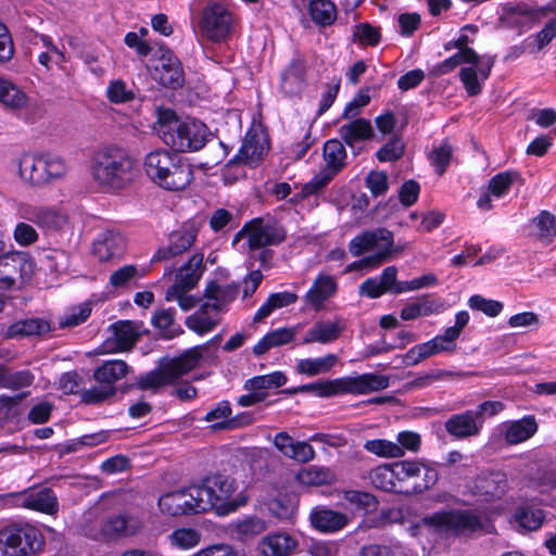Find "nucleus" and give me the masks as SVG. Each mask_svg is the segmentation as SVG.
I'll return each mask as SVG.
<instances>
[{
	"instance_id": "nucleus-34",
	"label": "nucleus",
	"mask_w": 556,
	"mask_h": 556,
	"mask_svg": "<svg viewBox=\"0 0 556 556\" xmlns=\"http://www.w3.org/2000/svg\"><path fill=\"white\" fill-rule=\"evenodd\" d=\"M339 134L349 147H353L355 142L370 139L374 136V129L368 119L359 117L342 125Z\"/></svg>"
},
{
	"instance_id": "nucleus-35",
	"label": "nucleus",
	"mask_w": 556,
	"mask_h": 556,
	"mask_svg": "<svg viewBox=\"0 0 556 556\" xmlns=\"http://www.w3.org/2000/svg\"><path fill=\"white\" fill-rule=\"evenodd\" d=\"M203 267V255L194 254L189 262L184 265L176 276V282L172 287L190 290L195 287Z\"/></svg>"
},
{
	"instance_id": "nucleus-48",
	"label": "nucleus",
	"mask_w": 556,
	"mask_h": 556,
	"mask_svg": "<svg viewBox=\"0 0 556 556\" xmlns=\"http://www.w3.org/2000/svg\"><path fill=\"white\" fill-rule=\"evenodd\" d=\"M265 530V521L257 517H249L235 525L238 540L244 542L262 534Z\"/></svg>"
},
{
	"instance_id": "nucleus-6",
	"label": "nucleus",
	"mask_w": 556,
	"mask_h": 556,
	"mask_svg": "<svg viewBox=\"0 0 556 556\" xmlns=\"http://www.w3.org/2000/svg\"><path fill=\"white\" fill-rule=\"evenodd\" d=\"M424 523L448 536L470 538L483 531V520L473 509H445L424 518Z\"/></svg>"
},
{
	"instance_id": "nucleus-13",
	"label": "nucleus",
	"mask_w": 556,
	"mask_h": 556,
	"mask_svg": "<svg viewBox=\"0 0 556 556\" xmlns=\"http://www.w3.org/2000/svg\"><path fill=\"white\" fill-rule=\"evenodd\" d=\"M142 323L134 320H118L111 325L112 337L108 338L105 345L111 352L130 351L142 336Z\"/></svg>"
},
{
	"instance_id": "nucleus-11",
	"label": "nucleus",
	"mask_w": 556,
	"mask_h": 556,
	"mask_svg": "<svg viewBox=\"0 0 556 556\" xmlns=\"http://www.w3.org/2000/svg\"><path fill=\"white\" fill-rule=\"evenodd\" d=\"M287 380V376L282 371H274L248 379L243 384V389L249 391V393L238 397V405L249 407L264 402L269 394V390L285 386Z\"/></svg>"
},
{
	"instance_id": "nucleus-14",
	"label": "nucleus",
	"mask_w": 556,
	"mask_h": 556,
	"mask_svg": "<svg viewBox=\"0 0 556 556\" xmlns=\"http://www.w3.org/2000/svg\"><path fill=\"white\" fill-rule=\"evenodd\" d=\"M192 179L193 169L191 164L181 156L173 154L169 165H167L155 184L169 191H179L188 187Z\"/></svg>"
},
{
	"instance_id": "nucleus-46",
	"label": "nucleus",
	"mask_w": 556,
	"mask_h": 556,
	"mask_svg": "<svg viewBox=\"0 0 556 556\" xmlns=\"http://www.w3.org/2000/svg\"><path fill=\"white\" fill-rule=\"evenodd\" d=\"M338 362L334 354H328L319 358H305L301 359L298 364V370L307 376H317L329 371Z\"/></svg>"
},
{
	"instance_id": "nucleus-19",
	"label": "nucleus",
	"mask_w": 556,
	"mask_h": 556,
	"mask_svg": "<svg viewBox=\"0 0 556 556\" xmlns=\"http://www.w3.org/2000/svg\"><path fill=\"white\" fill-rule=\"evenodd\" d=\"M17 495L20 505L24 508L38 510L47 515H54L59 510L58 497L49 488L23 491Z\"/></svg>"
},
{
	"instance_id": "nucleus-20",
	"label": "nucleus",
	"mask_w": 556,
	"mask_h": 556,
	"mask_svg": "<svg viewBox=\"0 0 556 556\" xmlns=\"http://www.w3.org/2000/svg\"><path fill=\"white\" fill-rule=\"evenodd\" d=\"M126 249L125 238L117 231L104 230L100 232L93 242V253L99 261L106 262L114 257H121Z\"/></svg>"
},
{
	"instance_id": "nucleus-62",
	"label": "nucleus",
	"mask_w": 556,
	"mask_h": 556,
	"mask_svg": "<svg viewBox=\"0 0 556 556\" xmlns=\"http://www.w3.org/2000/svg\"><path fill=\"white\" fill-rule=\"evenodd\" d=\"M106 97L113 103H125L135 98L132 90L127 89L126 84L123 80H113L108 89Z\"/></svg>"
},
{
	"instance_id": "nucleus-37",
	"label": "nucleus",
	"mask_w": 556,
	"mask_h": 556,
	"mask_svg": "<svg viewBox=\"0 0 556 556\" xmlns=\"http://www.w3.org/2000/svg\"><path fill=\"white\" fill-rule=\"evenodd\" d=\"M294 330L291 328H280L265 334L253 348V353L261 356L273 348H277L291 342L294 339Z\"/></svg>"
},
{
	"instance_id": "nucleus-52",
	"label": "nucleus",
	"mask_w": 556,
	"mask_h": 556,
	"mask_svg": "<svg viewBox=\"0 0 556 556\" xmlns=\"http://www.w3.org/2000/svg\"><path fill=\"white\" fill-rule=\"evenodd\" d=\"M532 222L538 230L536 236L539 239L551 242L556 236V220L552 213L542 211Z\"/></svg>"
},
{
	"instance_id": "nucleus-45",
	"label": "nucleus",
	"mask_w": 556,
	"mask_h": 556,
	"mask_svg": "<svg viewBox=\"0 0 556 556\" xmlns=\"http://www.w3.org/2000/svg\"><path fill=\"white\" fill-rule=\"evenodd\" d=\"M369 479L371 484L386 492H396L395 471L393 465H382L370 470Z\"/></svg>"
},
{
	"instance_id": "nucleus-31",
	"label": "nucleus",
	"mask_w": 556,
	"mask_h": 556,
	"mask_svg": "<svg viewBox=\"0 0 556 556\" xmlns=\"http://www.w3.org/2000/svg\"><path fill=\"white\" fill-rule=\"evenodd\" d=\"M137 532V522L124 515L109 516L101 526V533L108 539H118L134 535Z\"/></svg>"
},
{
	"instance_id": "nucleus-30",
	"label": "nucleus",
	"mask_w": 556,
	"mask_h": 556,
	"mask_svg": "<svg viewBox=\"0 0 556 556\" xmlns=\"http://www.w3.org/2000/svg\"><path fill=\"white\" fill-rule=\"evenodd\" d=\"M325 160V169L337 176L346 165V150L343 143L338 139H330L325 142L323 148Z\"/></svg>"
},
{
	"instance_id": "nucleus-12",
	"label": "nucleus",
	"mask_w": 556,
	"mask_h": 556,
	"mask_svg": "<svg viewBox=\"0 0 556 556\" xmlns=\"http://www.w3.org/2000/svg\"><path fill=\"white\" fill-rule=\"evenodd\" d=\"M250 250L277 245L286 238L285 229L275 222L255 218L244 225Z\"/></svg>"
},
{
	"instance_id": "nucleus-8",
	"label": "nucleus",
	"mask_w": 556,
	"mask_h": 556,
	"mask_svg": "<svg viewBox=\"0 0 556 556\" xmlns=\"http://www.w3.org/2000/svg\"><path fill=\"white\" fill-rule=\"evenodd\" d=\"M380 247L377 253L365 256L362 263L365 268H375L387 262L394 250L393 233L387 228H376L366 230L362 235L354 237L349 243V251L353 256H359L364 252Z\"/></svg>"
},
{
	"instance_id": "nucleus-51",
	"label": "nucleus",
	"mask_w": 556,
	"mask_h": 556,
	"mask_svg": "<svg viewBox=\"0 0 556 556\" xmlns=\"http://www.w3.org/2000/svg\"><path fill=\"white\" fill-rule=\"evenodd\" d=\"M41 263L51 274H60L68 268L70 255L63 250H48Z\"/></svg>"
},
{
	"instance_id": "nucleus-7",
	"label": "nucleus",
	"mask_w": 556,
	"mask_h": 556,
	"mask_svg": "<svg viewBox=\"0 0 556 556\" xmlns=\"http://www.w3.org/2000/svg\"><path fill=\"white\" fill-rule=\"evenodd\" d=\"M43 545L41 532L30 525H12L0 530V556L36 555Z\"/></svg>"
},
{
	"instance_id": "nucleus-5",
	"label": "nucleus",
	"mask_w": 556,
	"mask_h": 556,
	"mask_svg": "<svg viewBox=\"0 0 556 556\" xmlns=\"http://www.w3.org/2000/svg\"><path fill=\"white\" fill-rule=\"evenodd\" d=\"M205 350V344L186 350L179 356L165 362L159 370H152L138 377V387L141 390H149L175 383L199 365L202 352Z\"/></svg>"
},
{
	"instance_id": "nucleus-59",
	"label": "nucleus",
	"mask_w": 556,
	"mask_h": 556,
	"mask_svg": "<svg viewBox=\"0 0 556 556\" xmlns=\"http://www.w3.org/2000/svg\"><path fill=\"white\" fill-rule=\"evenodd\" d=\"M468 304L470 308L483 312L490 317L497 316L503 309V304L501 302L484 299L479 294L470 296Z\"/></svg>"
},
{
	"instance_id": "nucleus-38",
	"label": "nucleus",
	"mask_w": 556,
	"mask_h": 556,
	"mask_svg": "<svg viewBox=\"0 0 556 556\" xmlns=\"http://www.w3.org/2000/svg\"><path fill=\"white\" fill-rule=\"evenodd\" d=\"M308 12L317 26H330L337 20V7L330 0H311Z\"/></svg>"
},
{
	"instance_id": "nucleus-54",
	"label": "nucleus",
	"mask_w": 556,
	"mask_h": 556,
	"mask_svg": "<svg viewBox=\"0 0 556 556\" xmlns=\"http://www.w3.org/2000/svg\"><path fill=\"white\" fill-rule=\"evenodd\" d=\"M517 178H519V175L516 172L500 173L489 181V192L492 195L500 198L509 190L510 186Z\"/></svg>"
},
{
	"instance_id": "nucleus-63",
	"label": "nucleus",
	"mask_w": 556,
	"mask_h": 556,
	"mask_svg": "<svg viewBox=\"0 0 556 556\" xmlns=\"http://www.w3.org/2000/svg\"><path fill=\"white\" fill-rule=\"evenodd\" d=\"M344 498L354 504L357 508L370 511L376 509L378 502L376 497L367 492L351 490L345 492Z\"/></svg>"
},
{
	"instance_id": "nucleus-4",
	"label": "nucleus",
	"mask_w": 556,
	"mask_h": 556,
	"mask_svg": "<svg viewBox=\"0 0 556 556\" xmlns=\"http://www.w3.org/2000/svg\"><path fill=\"white\" fill-rule=\"evenodd\" d=\"M235 490L233 478L214 475L205 478L200 485H191L190 495L197 501V510L204 513L215 509L218 515H227L238 508V504L231 500Z\"/></svg>"
},
{
	"instance_id": "nucleus-26",
	"label": "nucleus",
	"mask_w": 556,
	"mask_h": 556,
	"mask_svg": "<svg viewBox=\"0 0 556 556\" xmlns=\"http://www.w3.org/2000/svg\"><path fill=\"white\" fill-rule=\"evenodd\" d=\"M239 293V286L236 283L219 285L215 280L207 282L204 289V298L213 301V312L219 314L224 307L232 302Z\"/></svg>"
},
{
	"instance_id": "nucleus-24",
	"label": "nucleus",
	"mask_w": 556,
	"mask_h": 556,
	"mask_svg": "<svg viewBox=\"0 0 556 556\" xmlns=\"http://www.w3.org/2000/svg\"><path fill=\"white\" fill-rule=\"evenodd\" d=\"M20 177L33 186L48 184L45 155L25 154L18 161Z\"/></svg>"
},
{
	"instance_id": "nucleus-18",
	"label": "nucleus",
	"mask_w": 556,
	"mask_h": 556,
	"mask_svg": "<svg viewBox=\"0 0 556 556\" xmlns=\"http://www.w3.org/2000/svg\"><path fill=\"white\" fill-rule=\"evenodd\" d=\"M268 150L266 136L250 129L243 139L238 154L230 162L256 166Z\"/></svg>"
},
{
	"instance_id": "nucleus-36",
	"label": "nucleus",
	"mask_w": 556,
	"mask_h": 556,
	"mask_svg": "<svg viewBox=\"0 0 556 556\" xmlns=\"http://www.w3.org/2000/svg\"><path fill=\"white\" fill-rule=\"evenodd\" d=\"M210 302L202 304L197 312L186 318V326L198 334H204L212 331L219 323V318H214Z\"/></svg>"
},
{
	"instance_id": "nucleus-60",
	"label": "nucleus",
	"mask_w": 556,
	"mask_h": 556,
	"mask_svg": "<svg viewBox=\"0 0 556 556\" xmlns=\"http://www.w3.org/2000/svg\"><path fill=\"white\" fill-rule=\"evenodd\" d=\"M404 154V144L399 138H392L382 146L376 153L380 162H393Z\"/></svg>"
},
{
	"instance_id": "nucleus-57",
	"label": "nucleus",
	"mask_w": 556,
	"mask_h": 556,
	"mask_svg": "<svg viewBox=\"0 0 556 556\" xmlns=\"http://www.w3.org/2000/svg\"><path fill=\"white\" fill-rule=\"evenodd\" d=\"M91 308L88 304H81L73 307L65 316L61 317L59 320V328H73L76 327L90 316Z\"/></svg>"
},
{
	"instance_id": "nucleus-17",
	"label": "nucleus",
	"mask_w": 556,
	"mask_h": 556,
	"mask_svg": "<svg viewBox=\"0 0 556 556\" xmlns=\"http://www.w3.org/2000/svg\"><path fill=\"white\" fill-rule=\"evenodd\" d=\"M197 230L192 225L185 224L168 236L167 247L160 248L152 262H162L186 252L194 242Z\"/></svg>"
},
{
	"instance_id": "nucleus-3",
	"label": "nucleus",
	"mask_w": 556,
	"mask_h": 556,
	"mask_svg": "<svg viewBox=\"0 0 556 556\" xmlns=\"http://www.w3.org/2000/svg\"><path fill=\"white\" fill-rule=\"evenodd\" d=\"M389 387V377L377 374H363L355 377H342L326 382H316L298 388L283 389L282 394L293 395L300 392H316L319 396H332L343 393L366 394Z\"/></svg>"
},
{
	"instance_id": "nucleus-42",
	"label": "nucleus",
	"mask_w": 556,
	"mask_h": 556,
	"mask_svg": "<svg viewBox=\"0 0 556 556\" xmlns=\"http://www.w3.org/2000/svg\"><path fill=\"white\" fill-rule=\"evenodd\" d=\"M174 153L165 149H157L148 153L144 157V170L148 177L155 184L161 175L169 165V160Z\"/></svg>"
},
{
	"instance_id": "nucleus-23",
	"label": "nucleus",
	"mask_w": 556,
	"mask_h": 556,
	"mask_svg": "<svg viewBox=\"0 0 556 556\" xmlns=\"http://www.w3.org/2000/svg\"><path fill=\"white\" fill-rule=\"evenodd\" d=\"M444 428L448 434L456 439H467L477 435L482 427L472 410L468 409L460 414L452 415L444 422Z\"/></svg>"
},
{
	"instance_id": "nucleus-9",
	"label": "nucleus",
	"mask_w": 556,
	"mask_h": 556,
	"mask_svg": "<svg viewBox=\"0 0 556 556\" xmlns=\"http://www.w3.org/2000/svg\"><path fill=\"white\" fill-rule=\"evenodd\" d=\"M199 27L203 37L213 42H222L230 35L233 18L225 5L212 2L203 9Z\"/></svg>"
},
{
	"instance_id": "nucleus-27",
	"label": "nucleus",
	"mask_w": 556,
	"mask_h": 556,
	"mask_svg": "<svg viewBox=\"0 0 556 556\" xmlns=\"http://www.w3.org/2000/svg\"><path fill=\"white\" fill-rule=\"evenodd\" d=\"M296 547V540L287 533L267 535L258 543L264 556H290Z\"/></svg>"
},
{
	"instance_id": "nucleus-21",
	"label": "nucleus",
	"mask_w": 556,
	"mask_h": 556,
	"mask_svg": "<svg viewBox=\"0 0 556 556\" xmlns=\"http://www.w3.org/2000/svg\"><path fill=\"white\" fill-rule=\"evenodd\" d=\"M197 501L190 495V486L187 490L167 493L160 497V509L169 516H180L186 514H200L197 510Z\"/></svg>"
},
{
	"instance_id": "nucleus-56",
	"label": "nucleus",
	"mask_w": 556,
	"mask_h": 556,
	"mask_svg": "<svg viewBox=\"0 0 556 556\" xmlns=\"http://www.w3.org/2000/svg\"><path fill=\"white\" fill-rule=\"evenodd\" d=\"M454 149L453 147L445 140L443 141L439 148L434 149L430 155V160L432 164L435 166V172L438 175H443L451 162Z\"/></svg>"
},
{
	"instance_id": "nucleus-44",
	"label": "nucleus",
	"mask_w": 556,
	"mask_h": 556,
	"mask_svg": "<svg viewBox=\"0 0 556 556\" xmlns=\"http://www.w3.org/2000/svg\"><path fill=\"white\" fill-rule=\"evenodd\" d=\"M340 333L341 328L334 323H317L306 332L303 343H329L337 340Z\"/></svg>"
},
{
	"instance_id": "nucleus-49",
	"label": "nucleus",
	"mask_w": 556,
	"mask_h": 556,
	"mask_svg": "<svg viewBox=\"0 0 556 556\" xmlns=\"http://www.w3.org/2000/svg\"><path fill=\"white\" fill-rule=\"evenodd\" d=\"M364 448L380 457H401L404 455V451L397 443L383 439L366 441Z\"/></svg>"
},
{
	"instance_id": "nucleus-39",
	"label": "nucleus",
	"mask_w": 556,
	"mask_h": 556,
	"mask_svg": "<svg viewBox=\"0 0 556 556\" xmlns=\"http://www.w3.org/2000/svg\"><path fill=\"white\" fill-rule=\"evenodd\" d=\"M305 64L302 60H293L281 75V89L291 96L299 91L305 75Z\"/></svg>"
},
{
	"instance_id": "nucleus-43",
	"label": "nucleus",
	"mask_w": 556,
	"mask_h": 556,
	"mask_svg": "<svg viewBox=\"0 0 556 556\" xmlns=\"http://www.w3.org/2000/svg\"><path fill=\"white\" fill-rule=\"evenodd\" d=\"M298 295L293 292L285 291L271 293L267 301L258 308L253 317L254 323H258L268 317L275 309L295 303Z\"/></svg>"
},
{
	"instance_id": "nucleus-47",
	"label": "nucleus",
	"mask_w": 556,
	"mask_h": 556,
	"mask_svg": "<svg viewBox=\"0 0 556 556\" xmlns=\"http://www.w3.org/2000/svg\"><path fill=\"white\" fill-rule=\"evenodd\" d=\"M174 314L175 311L173 308H160L152 317V325L159 329L166 339L175 338L181 332L180 329L174 327Z\"/></svg>"
},
{
	"instance_id": "nucleus-61",
	"label": "nucleus",
	"mask_w": 556,
	"mask_h": 556,
	"mask_svg": "<svg viewBox=\"0 0 556 556\" xmlns=\"http://www.w3.org/2000/svg\"><path fill=\"white\" fill-rule=\"evenodd\" d=\"M59 389L64 394H80L84 389L83 377L77 371H67L59 379Z\"/></svg>"
},
{
	"instance_id": "nucleus-55",
	"label": "nucleus",
	"mask_w": 556,
	"mask_h": 556,
	"mask_svg": "<svg viewBox=\"0 0 556 556\" xmlns=\"http://www.w3.org/2000/svg\"><path fill=\"white\" fill-rule=\"evenodd\" d=\"M517 522L526 530H538L544 519V514L541 509L521 508L516 515Z\"/></svg>"
},
{
	"instance_id": "nucleus-58",
	"label": "nucleus",
	"mask_w": 556,
	"mask_h": 556,
	"mask_svg": "<svg viewBox=\"0 0 556 556\" xmlns=\"http://www.w3.org/2000/svg\"><path fill=\"white\" fill-rule=\"evenodd\" d=\"M115 392V387L100 384V387H93L88 390L83 389L80 400L88 405L98 404L114 395Z\"/></svg>"
},
{
	"instance_id": "nucleus-16",
	"label": "nucleus",
	"mask_w": 556,
	"mask_h": 556,
	"mask_svg": "<svg viewBox=\"0 0 556 556\" xmlns=\"http://www.w3.org/2000/svg\"><path fill=\"white\" fill-rule=\"evenodd\" d=\"M160 65L155 66V79L170 89H179L185 83L181 62L168 49H160Z\"/></svg>"
},
{
	"instance_id": "nucleus-32",
	"label": "nucleus",
	"mask_w": 556,
	"mask_h": 556,
	"mask_svg": "<svg viewBox=\"0 0 556 556\" xmlns=\"http://www.w3.org/2000/svg\"><path fill=\"white\" fill-rule=\"evenodd\" d=\"M538 431V424L534 416H526L519 420L509 422L504 433L509 444H519L529 440Z\"/></svg>"
},
{
	"instance_id": "nucleus-1",
	"label": "nucleus",
	"mask_w": 556,
	"mask_h": 556,
	"mask_svg": "<svg viewBox=\"0 0 556 556\" xmlns=\"http://www.w3.org/2000/svg\"><path fill=\"white\" fill-rule=\"evenodd\" d=\"M154 130L159 138L179 153L201 150L211 134L205 124L197 119L181 121L172 109L157 106Z\"/></svg>"
},
{
	"instance_id": "nucleus-10",
	"label": "nucleus",
	"mask_w": 556,
	"mask_h": 556,
	"mask_svg": "<svg viewBox=\"0 0 556 556\" xmlns=\"http://www.w3.org/2000/svg\"><path fill=\"white\" fill-rule=\"evenodd\" d=\"M33 274V261L23 251H3L0 253V289L12 290L16 279H29Z\"/></svg>"
},
{
	"instance_id": "nucleus-15",
	"label": "nucleus",
	"mask_w": 556,
	"mask_h": 556,
	"mask_svg": "<svg viewBox=\"0 0 556 556\" xmlns=\"http://www.w3.org/2000/svg\"><path fill=\"white\" fill-rule=\"evenodd\" d=\"M17 213L22 219L47 230H59L66 224V216L51 206L22 203L18 205Z\"/></svg>"
},
{
	"instance_id": "nucleus-53",
	"label": "nucleus",
	"mask_w": 556,
	"mask_h": 556,
	"mask_svg": "<svg viewBox=\"0 0 556 556\" xmlns=\"http://www.w3.org/2000/svg\"><path fill=\"white\" fill-rule=\"evenodd\" d=\"M435 350L437 345L432 344L430 340L425 343L417 344L407 351L403 357V363L405 366H415L421 361L435 355Z\"/></svg>"
},
{
	"instance_id": "nucleus-22",
	"label": "nucleus",
	"mask_w": 556,
	"mask_h": 556,
	"mask_svg": "<svg viewBox=\"0 0 556 556\" xmlns=\"http://www.w3.org/2000/svg\"><path fill=\"white\" fill-rule=\"evenodd\" d=\"M53 330H55V327L49 320L33 317L20 319L11 324L5 331V337L9 339H21L35 336L41 337Z\"/></svg>"
},
{
	"instance_id": "nucleus-41",
	"label": "nucleus",
	"mask_w": 556,
	"mask_h": 556,
	"mask_svg": "<svg viewBox=\"0 0 556 556\" xmlns=\"http://www.w3.org/2000/svg\"><path fill=\"white\" fill-rule=\"evenodd\" d=\"M28 98L13 83L0 78V102L12 111H18L26 106Z\"/></svg>"
},
{
	"instance_id": "nucleus-28",
	"label": "nucleus",
	"mask_w": 556,
	"mask_h": 556,
	"mask_svg": "<svg viewBox=\"0 0 556 556\" xmlns=\"http://www.w3.org/2000/svg\"><path fill=\"white\" fill-rule=\"evenodd\" d=\"M475 488L485 501L500 498L506 491L507 480L505 475L500 471L483 473L477 478Z\"/></svg>"
},
{
	"instance_id": "nucleus-33",
	"label": "nucleus",
	"mask_w": 556,
	"mask_h": 556,
	"mask_svg": "<svg viewBox=\"0 0 556 556\" xmlns=\"http://www.w3.org/2000/svg\"><path fill=\"white\" fill-rule=\"evenodd\" d=\"M129 369L130 368L126 362L121 359H111L104 362L93 371V378L102 386L114 387V383L124 378L128 374Z\"/></svg>"
},
{
	"instance_id": "nucleus-25",
	"label": "nucleus",
	"mask_w": 556,
	"mask_h": 556,
	"mask_svg": "<svg viewBox=\"0 0 556 556\" xmlns=\"http://www.w3.org/2000/svg\"><path fill=\"white\" fill-rule=\"evenodd\" d=\"M309 520L314 529L325 533L339 531L349 522L345 514L327 508H314L309 514Z\"/></svg>"
},
{
	"instance_id": "nucleus-50",
	"label": "nucleus",
	"mask_w": 556,
	"mask_h": 556,
	"mask_svg": "<svg viewBox=\"0 0 556 556\" xmlns=\"http://www.w3.org/2000/svg\"><path fill=\"white\" fill-rule=\"evenodd\" d=\"M332 478L333 475L328 468L318 466H309L298 475L299 481L306 485L327 484L331 482Z\"/></svg>"
},
{
	"instance_id": "nucleus-64",
	"label": "nucleus",
	"mask_w": 556,
	"mask_h": 556,
	"mask_svg": "<svg viewBox=\"0 0 556 556\" xmlns=\"http://www.w3.org/2000/svg\"><path fill=\"white\" fill-rule=\"evenodd\" d=\"M336 176L321 169L314 178L302 187L304 198L319 193Z\"/></svg>"
},
{
	"instance_id": "nucleus-29",
	"label": "nucleus",
	"mask_w": 556,
	"mask_h": 556,
	"mask_svg": "<svg viewBox=\"0 0 556 556\" xmlns=\"http://www.w3.org/2000/svg\"><path fill=\"white\" fill-rule=\"evenodd\" d=\"M337 290L336 280L331 276H318L305 295V301L315 309H319L323 303L331 298Z\"/></svg>"
},
{
	"instance_id": "nucleus-2",
	"label": "nucleus",
	"mask_w": 556,
	"mask_h": 556,
	"mask_svg": "<svg viewBox=\"0 0 556 556\" xmlns=\"http://www.w3.org/2000/svg\"><path fill=\"white\" fill-rule=\"evenodd\" d=\"M91 176L102 187L121 190L134 180V162L124 150L104 147L92 156Z\"/></svg>"
},
{
	"instance_id": "nucleus-40",
	"label": "nucleus",
	"mask_w": 556,
	"mask_h": 556,
	"mask_svg": "<svg viewBox=\"0 0 556 556\" xmlns=\"http://www.w3.org/2000/svg\"><path fill=\"white\" fill-rule=\"evenodd\" d=\"M34 380L35 376L28 369L12 370L4 366L0 368V388L20 390L30 387Z\"/></svg>"
}]
</instances>
